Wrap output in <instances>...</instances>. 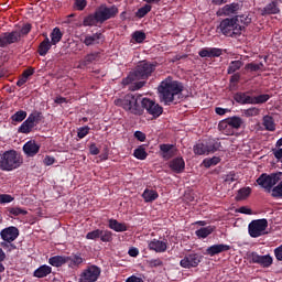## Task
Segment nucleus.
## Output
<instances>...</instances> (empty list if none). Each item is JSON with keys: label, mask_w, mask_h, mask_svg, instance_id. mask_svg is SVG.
<instances>
[{"label": "nucleus", "mask_w": 282, "mask_h": 282, "mask_svg": "<svg viewBox=\"0 0 282 282\" xmlns=\"http://www.w3.org/2000/svg\"><path fill=\"white\" fill-rule=\"evenodd\" d=\"M250 263H258L259 265H262V268H270L272 265V257L269 254L267 256H259L257 252H251L249 254Z\"/></svg>", "instance_id": "14"}, {"label": "nucleus", "mask_w": 282, "mask_h": 282, "mask_svg": "<svg viewBox=\"0 0 282 282\" xmlns=\"http://www.w3.org/2000/svg\"><path fill=\"white\" fill-rule=\"evenodd\" d=\"M134 138H137L139 142H144L147 140V134H144L142 131H135Z\"/></svg>", "instance_id": "59"}, {"label": "nucleus", "mask_w": 282, "mask_h": 282, "mask_svg": "<svg viewBox=\"0 0 282 282\" xmlns=\"http://www.w3.org/2000/svg\"><path fill=\"white\" fill-rule=\"evenodd\" d=\"M149 249L153 250L154 252H166V241L153 239L149 242Z\"/></svg>", "instance_id": "21"}, {"label": "nucleus", "mask_w": 282, "mask_h": 282, "mask_svg": "<svg viewBox=\"0 0 282 282\" xmlns=\"http://www.w3.org/2000/svg\"><path fill=\"white\" fill-rule=\"evenodd\" d=\"M248 234L252 239L268 235V219H256L248 225Z\"/></svg>", "instance_id": "6"}, {"label": "nucleus", "mask_w": 282, "mask_h": 282, "mask_svg": "<svg viewBox=\"0 0 282 282\" xmlns=\"http://www.w3.org/2000/svg\"><path fill=\"white\" fill-rule=\"evenodd\" d=\"M41 147L36 144V141H29L23 145V151L29 158H34L39 153Z\"/></svg>", "instance_id": "18"}, {"label": "nucleus", "mask_w": 282, "mask_h": 282, "mask_svg": "<svg viewBox=\"0 0 282 282\" xmlns=\"http://www.w3.org/2000/svg\"><path fill=\"white\" fill-rule=\"evenodd\" d=\"M199 263H202V256H199V253H189L180 261L181 268L188 270L189 268H197Z\"/></svg>", "instance_id": "12"}, {"label": "nucleus", "mask_w": 282, "mask_h": 282, "mask_svg": "<svg viewBox=\"0 0 282 282\" xmlns=\"http://www.w3.org/2000/svg\"><path fill=\"white\" fill-rule=\"evenodd\" d=\"M270 100V95L263 94L253 97V104L252 105H263V102H268Z\"/></svg>", "instance_id": "41"}, {"label": "nucleus", "mask_w": 282, "mask_h": 282, "mask_svg": "<svg viewBox=\"0 0 282 282\" xmlns=\"http://www.w3.org/2000/svg\"><path fill=\"white\" fill-rule=\"evenodd\" d=\"M142 109H145L150 116H153V118H160L162 116V112L164 109L155 104V101L149 99V98H143L142 99Z\"/></svg>", "instance_id": "11"}, {"label": "nucleus", "mask_w": 282, "mask_h": 282, "mask_svg": "<svg viewBox=\"0 0 282 282\" xmlns=\"http://www.w3.org/2000/svg\"><path fill=\"white\" fill-rule=\"evenodd\" d=\"M23 166V156L15 150H8L0 153V171L11 173Z\"/></svg>", "instance_id": "4"}, {"label": "nucleus", "mask_w": 282, "mask_h": 282, "mask_svg": "<svg viewBox=\"0 0 282 282\" xmlns=\"http://www.w3.org/2000/svg\"><path fill=\"white\" fill-rule=\"evenodd\" d=\"M30 30H32V26L30 24H25L24 26H22L21 31L19 32L20 37L21 34H30Z\"/></svg>", "instance_id": "63"}, {"label": "nucleus", "mask_w": 282, "mask_h": 282, "mask_svg": "<svg viewBox=\"0 0 282 282\" xmlns=\"http://www.w3.org/2000/svg\"><path fill=\"white\" fill-rule=\"evenodd\" d=\"M10 215H13L14 217H19L21 215H28V210L21 208V207H12L9 209Z\"/></svg>", "instance_id": "48"}, {"label": "nucleus", "mask_w": 282, "mask_h": 282, "mask_svg": "<svg viewBox=\"0 0 282 282\" xmlns=\"http://www.w3.org/2000/svg\"><path fill=\"white\" fill-rule=\"evenodd\" d=\"M160 151L164 160H171L176 153L175 145L173 144H161Z\"/></svg>", "instance_id": "19"}, {"label": "nucleus", "mask_w": 282, "mask_h": 282, "mask_svg": "<svg viewBox=\"0 0 282 282\" xmlns=\"http://www.w3.org/2000/svg\"><path fill=\"white\" fill-rule=\"evenodd\" d=\"M99 239H100L101 241H104V243H107V242L111 241V239H112V234H111V231H109V230H101V234H100V236H99Z\"/></svg>", "instance_id": "49"}, {"label": "nucleus", "mask_w": 282, "mask_h": 282, "mask_svg": "<svg viewBox=\"0 0 282 282\" xmlns=\"http://www.w3.org/2000/svg\"><path fill=\"white\" fill-rule=\"evenodd\" d=\"M271 196L282 199V181L275 187L272 188Z\"/></svg>", "instance_id": "45"}, {"label": "nucleus", "mask_w": 282, "mask_h": 282, "mask_svg": "<svg viewBox=\"0 0 282 282\" xmlns=\"http://www.w3.org/2000/svg\"><path fill=\"white\" fill-rule=\"evenodd\" d=\"M194 153L195 155H208V147L206 143H198L194 145Z\"/></svg>", "instance_id": "35"}, {"label": "nucleus", "mask_w": 282, "mask_h": 282, "mask_svg": "<svg viewBox=\"0 0 282 282\" xmlns=\"http://www.w3.org/2000/svg\"><path fill=\"white\" fill-rule=\"evenodd\" d=\"M205 144L208 153H215V151H219V149H221V142H219V140L209 139Z\"/></svg>", "instance_id": "31"}, {"label": "nucleus", "mask_w": 282, "mask_h": 282, "mask_svg": "<svg viewBox=\"0 0 282 282\" xmlns=\"http://www.w3.org/2000/svg\"><path fill=\"white\" fill-rule=\"evenodd\" d=\"M241 10V6L237 2L226 4L217 11L218 17H232V14H237Z\"/></svg>", "instance_id": "16"}, {"label": "nucleus", "mask_w": 282, "mask_h": 282, "mask_svg": "<svg viewBox=\"0 0 282 282\" xmlns=\"http://www.w3.org/2000/svg\"><path fill=\"white\" fill-rule=\"evenodd\" d=\"M96 23H99L98 19L96 18V12L94 14L88 15L86 19H84L85 26L96 25Z\"/></svg>", "instance_id": "44"}, {"label": "nucleus", "mask_w": 282, "mask_h": 282, "mask_svg": "<svg viewBox=\"0 0 282 282\" xmlns=\"http://www.w3.org/2000/svg\"><path fill=\"white\" fill-rule=\"evenodd\" d=\"M52 42H50V37H45L44 41L39 46L40 56H45L50 50H52Z\"/></svg>", "instance_id": "29"}, {"label": "nucleus", "mask_w": 282, "mask_h": 282, "mask_svg": "<svg viewBox=\"0 0 282 282\" xmlns=\"http://www.w3.org/2000/svg\"><path fill=\"white\" fill-rule=\"evenodd\" d=\"M260 111L261 110H259V108L252 107V108L245 110V116L247 118H253L254 116H259Z\"/></svg>", "instance_id": "52"}, {"label": "nucleus", "mask_w": 282, "mask_h": 282, "mask_svg": "<svg viewBox=\"0 0 282 282\" xmlns=\"http://www.w3.org/2000/svg\"><path fill=\"white\" fill-rule=\"evenodd\" d=\"M252 20L248 15H237L232 19H225L220 22V32L225 36H237L241 34L243 28Z\"/></svg>", "instance_id": "2"}, {"label": "nucleus", "mask_w": 282, "mask_h": 282, "mask_svg": "<svg viewBox=\"0 0 282 282\" xmlns=\"http://www.w3.org/2000/svg\"><path fill=\"white\" fill-rule=\"evenodd\" d=\"M198 56H200V58H210V47L202 48L198 52Z\"/></svg>", "instance_id": "57"}, {"label": "nucleus", "mask_w": 282, "mask_h": 282, "mask_svg": "<svg viewBox=\"0 0 282 282\" xmlns=\"http://www.w3.org/2000/svg\"><path fill=\"white\" fill-rule=\"evenodd\" d=\"M108 224L109 228L111 230H115V232H127V224L124 223H119L116 219H110Z\"/></svg>", "instance_id": "26"}, {"label": "nucleus", "mask_w": 282, "mask_h": 282, "mask_svg": "<svg viewBox=\"0 0 282 282\" xmlns=\"http://www.w3.org/2000/svg\"><path fill=\"white\" fill-rule=\"evenodd\" d=\"M185 167H186V163L182 158H176L172 160L170 163V169H172L174 173H182V171H184Z\"/></svg>", "instance_id": "22"}, {"label": "nucleus", "mask_w": 282, "mask_h": 282, "mask_svg": "<svg viewBox=\"0 0 282 282\" xmlns=\"http://www.w3.org/2000/svg\"><path fill=\"white\" fill-rule=\"evenodd\" d=\"M214 231H215V227L207 226V227H202L198 230H196L195 235H196V237H198V239H206V237H208L209 235H213Z\"/></svg>", "instance_id": "27"}, {"label": "nucleus", "mask_w": 282, "mask_h": 282, "mask_svg": "<svg viewBox=\"0 0 282 282\" xmlns=\"http://www.w3.org/2000/svg\"><path fill=\"white\" fill-rule=\"evenodd\" d=\"M96 19L99 23H105V21H109V19H113L116 14H118V7L101 4L96 11Z\"/></svg>", "instance_id": "7"}, {"label": "nucleus", "mask_w": 282, "mask_h": 282, "mask_svg": "<svg viewBox=\"0 0 282 282\" xmlns=\"http://www.w3.org/2000/svg\"><path fill=\"white\" fill-rule=\"evenodd\" d=\"M88 134H89V127L88 126L78 128L77 138H79V140H83V138H86Z\"/></svg>", "instance_id": "51"}, {"label": "nucleus", "mask_w": 282, "mask_h": 282, "mask_svg": "<svg viewBox=\"0 0 282 282\" xmlns=\"http://www.w3.org/2000/svg\"><path fill=\"white\" fill-rule=\"evenodd\" d=\"M14 202V197L10 194H0V204H10Z\"/></svg>", "instance_id": "54"}, {"label": "nucleus", "mask_w": 282, "mask_h": 282, "mask_svg": "<svg viewBox=\"0 0 282 282\" xmlns=\"http://www.w3.org/2000/svg\"><path fill=\"white\" fill-rule=\"evenodd\" d=\"M263 127L267 129V131H274V119L270 116L263 117Z\"/></svg>", "instance_id": "39"}, {"label": "nucleus", "mask_w": 282, "mask_h": 282, "mask_svg": "<svg viewBox=\"0 0 282 282\" xmlns=\"http://www.w3.org/2000/svg\"><path fill=\"white\" fill-rule=\"evenodd\" d=\"M126 282H144V280L142 278H138L135 275H131L129 276Z\"/></svg>", "instance_id": "64"}, {"label": "nucleus", "mask_w": 282, "mask_h": 282, "mask_svg": "<svg viewBox=\"0 0 282 282\" xmlns=\"http://www.w3.org/2000/svg\"><path fill=\"white\" fill-rule=\"evenodd\" d=\"M96 58H98V53H90L86 55L82 61H79L78 67L83 69V67H87V65H91V63H94Z\"/></svg>", "instance_id": "28"}, {"label": "nucleus", "mask_w": 282, "mask_h": 282, "mask_svg": "<svg viewBox=\"0 0 282 282\" xmlns=\"http://www.w3.org/2000/svg\"><path fill=\"white\" fill-rule=\"evenodd\" d=\"M62 39H63V32H61V29L58 28L53 29L51 33V43L53 45H57V43H61Z\"/></svg>", "instance_id": "34"}, {"label": "nucleus", "mask_w": 282, "mask_h": 282, "mask_svg": "<svg viewBox=\"0 0 282 282\" xmlns=\"http://www.w3.org/2000/svg\"><path fill=\"white\" fill-rule=\"evenodd\" d=\"M50 265H53V268H61V265H65L67 263V258L62 256H54L48 259Z\"/></svg>", "instance_id": "30"}, {"label": "nucleus", "mask_w": 282, "mask_h": 282, "mask_svg": "<svg viewBox=\"0 0 282 282\" xmlns=\"http://www.w3.org/2000/svg\"><path fill=\"white\" fill-rule=\"evenodd\" d=\"M227 122L230 124L234 132L241 129V124H243V120L240 117L227 118Z\"/></svg>", "instance_id": "32"}, {"label": "nucleus", "mask_w": 282, "mask_h": 282, "mask_svg": "<svg viewBox=\"0 0 282 282\" xmlns=\"http://www.w3.org/2000/svg\"><path fill=\"white\" fill-rule=\"evenodd\" d=\"M21 40V33L18 31H12L10 33H3L0 35V47H7V45H12Z\"/></svg>", "instance_id": "13"}, {"label": "nucleus", "mask_w": 282, "mask_h": 282, "mask_svg": "<svg viewBox=\"0 0 282 282\" xmlns=\"http://www.w3.org/2000/svg\"><path fill=\"white\" fill-rule=\"evenodd\" d=\"M230 250V246L228 245H213L206 249V254L209 257H215V254H220V252H228Z\"/></svg>", "instance_id": "20"}, {"label": "nucleus", "mask_w": 282, "mask_h": 282, "mask_svg": "<svg viewBox=\"0 0 282 282\" xmlns=\"http://www.w3.org/2000/svg\"><path fill=\"white\" fill-rule=\"evenodd\" d=\"M281 182V174H262L258 180L257 184L268 191H272V187L275 186V184H279Z\"/></svg>", "instance_id": "8"}, {"label": "nucleus", "mask_w": 282, "mask_h": 282, "mask_svg": "<svg viewBox=\"0 0 282 282\" xmlns=\"http://www.w3.org/2000/svg\"><path fill=\"white\" fill-rule=\"evenodd\" d=\"M144 202H155L160 195L154 189H145L142 194Z\"/></svg>", "instance_id": "33"}, {"label": "nucleus", "mask_w": 282, "mask_h": 282, "mask_svg": "<svg viewBox=\"0 0 282 282\" xmlns=\"http://www.w3.org/2000/svg\"><path fill=\"white\" fill-rule=\"evenodd\" d=\"M28 118V112L25 110L17 111L13 116H11L12 123L23 122V120Z\"/></svg>", "instance_id": "36"}, {"label": "nucleus", "mask_w": 282, "mask_h": 282, "mask_svg": "<svg viewBox=\"0 0 282 282\" xmlns=\"http://www.w3.org/2000/svg\"><path fill=\"white\" fill-rule=\"evenodd\" d=\"M89 151L91 155H98V153H100V150L98 149V147H96L95 143L90 144Z\"/></svg>", "instance_id": "62"}, {"label": "nucleus", "mask_w": 282, "mask_h": 282, "mask_svg": "<svg viewBox=\"0 0 282 282\" xmlns=\"http://www.w3.org/2000/svg\"><path fill=\"white\" fill-rule=\"evenodd\" d=\"M0 237L7 243H12L19 237V228L11 226L0 231Z\"/></svg>", "instance_id": "15"}, {"label": "nucleus", "mask_w": 282, "mask_h": 282, "mask_svg": "<svg viewBox=\"0 0 282 282\" xmlns=\"http://www.w3.org/2000/svg\"><path fill=\"white\" fill-rule=\"evenodd\" d=\"M218 162H221V159H219V156H214L212 159H205L203 165L205 169H210V166H217Z\"/></svg>", "instance_id": "40"}, {"label": "nucleus", "mask_w": 282, "mask_h": 282, "mask_svg": "<svg viewBox=\"0 0 282 282\" xmlns=\"http://www.w3.org/2000/svg\"><path fill=\"white\" fill-rule=\"evenodd\" d=\"M150 10H151V6L145 4L137 11V17L139 19H143V17H147V14H149Z\"/></svg>", "instance_id": "47"}, {"label": "nucleus", "mask_w": 282, "mask_h": 282, "mask_svg": "<svg viewBox=\"0 0 282 282\" xmlns=\"http://www.w3.org/2000/svg\"><path fill=\"white\" fill-rule=\"evenodd\" d=\"M72 265H80L83 258L80 256H74L70 260Z\"/></svg>", "instance_id": "60"}, {"label": "nucleus", "mask_w": 282, "mask_h": 282, "mask_svg": "<svg viewBox=\"0 0 282 282\" xmlns=\"http://www.w3.org/2000/svg\"><path fill=\"white\" fill-rule=\"evenodd\" d=\"M132 39H134L137 43H142L144 39H147V35L144 32L137 31L133 33Z\"/></svg>", "instance_id": "53"}, {"label": "nucleus", "mask_w": 282, "mask_h": 282, "mask_svg": "<svg viewBox=\"0 0 282 282\" xmlns=\"http://www.w3.org/2000/svg\"><path fill=\"white\" fill-rule=\"evenodd\" d=\"M263 68V63L254 64L250 63L246 65V69H250V72H259V69Z\"/></svg>", "instance_id": "55"}, {"label": "nucleus", "mask_w": 282, "mask_h": 282, "mask_svg": "<svg viewBox=\"0 0 282 282\" xmlns=\"http://www.w3.org/2000/svg\"><path fill=\"white\" fill-rule=\"evenodd\" d=\"M236 102H239L240 105H252L253 104V97L250 96L248 93H238L235 95Z\"/></svg>", "instance_id": "23"}, {"label": "nucleus", "mask_w": 282, "mask_h": 282, "mask_svg": "<svg viewBox=\"0 0 282 282\" xmlns=\"http://www.w3.org/2000/svg\"><path fill=\"white\" fill-rule=\"evenodd\" d=\"M47 274H52V267L44 264L34 271L33 276L36 279H45Z\"/></svg>", "instance_id": "24"}, {"label": "nucleus", "mask_w": 282, "mask_h": 282, "mask_svg": "<svg viewBox=\"0 0 282 282\" xmlns=\"http://www.w3.org/2000/svg\"><path fill=\"white\" fill-rule=\"evenodd\" d=\"M142 95L138 94H128L122 98L116 99V107H121L128 113H132L133 116H142L144 109H142Z\"/></svg>", "instance_id": "3"}, {"label": "nucleus", "mask_w": 282, "mask_h": 282, "mask_svg": "<svg viewBox=\"0 0 282 282\" xmlns=\"http://www.w3.org/2000/svg\"><path fill=\"white\" fill-rule=\"evenodd\" d=\"M41 120H42V115L39 111H35V112L29 115L26 120L23 121V123L20 126L19 132L20 133H30V131H32V128L36 127V124H39V122H41Z\"/></svg>", "instance_id": "9"}, {"label": "nucleus", "mask_w": 282, "mask_h": 282, "mask_svg": "<svg viewBox=\"0 0 282 282\" xmlns=\"http://www.w3.org/2000/svg\"><path fill=\"white\" fill-rule=\"evenodd\" d=\"M155 72V65L149 62H141L134 73H130L124 79H122V85H131L135 80H144Z\"/></svg>", "instance_id": "5"}, {"label": "nucleus", "mask_w": 282, "mask_h": 282, "mask_svg": "<svg viewBox=\"0 0 282 282\" xmlns=\"http://www.w3.org/2000/svg\"><path fill=\"white\" fill-rule=\"evenodd\" d=\"M279 12V6L276 2H271L267 4V7L263 9L262 14H278Z\"/></svg>", "instance_id": "37"}, {"label": "nucleus", "mask_w": 282, "mask_h": 282, "mask_svg": "<svg viewBox=\"0 0 282 282\" xmlns=\"http://www.w3.org/2000/svg\"><path fill=\"white\" fill-rule=\"evenodd\" d=\"M221 48L209 47V58H217L221 56Z\"/></svg>", "instance_id": "56"}, {"label": "nucleus", "mask_w": 282, "mask_h": 282, "mask_svg": "<svg viewBox=\"0 0 282 282\" xmlns=\"http://www.w3.org/2000/svg\"><path fill=\"white\" fill-rule=\"evenodd\" d=\"M73 8L74 10L83 12V10L87 8V0H74Z\"/></svg>", "instance_id": "43"}, {"label": "nucleus", "mask_w": 282, "mask_h": 282, "mask_svg": "<svg viewBox=\"0 0 282 282\" xmlns=\"http://www.w3.org/2000/svg\"><path fill=\"white\" fill-rule=\"evenodd\" d=\"M54 162H56V159H54V156H50V155H46L43 161L45 166H52V164H54Z\"/></svg>", "instance_id": "58"}, {"label": "nucleus", "mask_w": 282, "mask_h": 282, "mask_svg": "<svg viewBox=\"0 0 282 282\" xmlns=\"http://www.w3.org/2000/svg\"><path fill=\"white\" fill-rule=\"evenodd\" d=\"M100 268L90 265L86 268L79 275V282H96L100 276Z\"/></svg>", "instance_id": "10"}, {"label": "nucleus", "mask_w": 282, "mask_h": 282, "mask_svg": "<svg viewBox=\"0 0 282 282\" xmlns=\"http://www.w3.org/2000/svg\"><path fill=\"white\" fill-rule=\"evenodd\" d=\"M134 158H137V160H147V151L144 150V148H138L134 150L133 152Z\"/></svg>", "instance_id": "46"}, {"label": "nucleus", "mask_w": 282, "mask_h": 282, "mask_svg": "<svg viewBox=\"0 0 282 282\" xmlns=\"http://www.w3.org/2000/svg\"><path fill=\"white\" fill-rule=\"evenodd\" d=\"M218 129L219 131H221V133H224L225 135H235V130L232 129V127L230 126V123L228 122V119H224L219 122L218 124Z\"/></svg>", "instance_id": "25"}, {"label": "nucleus", "mask_w": 282, "mask_h": 282, "mask_svg": "<svg viewBox=\"0 0 282 282\" xmlns=\"http://www.w3.org/2000/svg\"><path fill=\"white\" fill-rule=\"evenodd\" d=\"M242 66H243L242 61H232L229 64L227 72H228V74H235V72H237L238 69H241Z\"/></svg>", "instance_id": "38"}, {"label": "nucleus", "mask_w": 282, "mask_h": 282, "mask_svg": "<svg viewBox=\"0 0 282 282\" xmlns=\"http://www.w3.org/2000/svg\"><path fill=\"white\" fill-rule=\"evenodd\" d=\"M83 43L87 47H90V45H100V43H105V35L102 33L87 34Z\"/></svg>", "instance_id": "17"}, {"label": "nucleus", "mask_w": 282, "mask_h": 282, "mask_svg": "<svg viewBox=\"0 0 282 282\" xmlns=\"http://www.w3.org/2000/svg\"><path fill=\"white\" fill-rule=\"evenodd\" d=\"M158 90L160 101L164 105H171L184 91V85L172 77H166L161 82Z\"/></svg>", "instance_id": "1"}, {"label": "nucleus", "mask_w": 282, "mask_h": 282, "mask_svg": "<svg viewBox=\"0 0 282 282\" xmlns=\"http://www.w3.org/2000/svg\"><path fill=\"white\" fill-rule=\"evenodd\" d=\"M101 230L96 229L86 235V239H90L93 241H96V239H100Z\"/></svg>", "instance_id": "50"}, {"label": "nucleus", "mask_w": 282, "mask_h": 282, "mask_svg": "<svg viewBox=\"0 0 282 282\" xmlns=\"http://www.w3.org/2000/svg\"><path fill=\"white\" fill-rule=\"evenodd\" d=\"M252 193V189L250 187H245L238 191V194L236 196V199L241 200L246 199Z\"/></svg>", "instance_id": "42"}, {"label": "nucleus", "mask_w": 282, "mask_h": 282, "mask_svg": "<svg viewBox=\"0 0 282 282\" xmlns=\"http://www.w3.org/2000/svg\"><path fill=\"white\" fill-rule=\"evenodd\" d=\"M237 181V175L235 173H230L229 175L226 176L225 182L227 184H232V182Z\"/></svg>", "instance_id": "61"}]
</instances>
